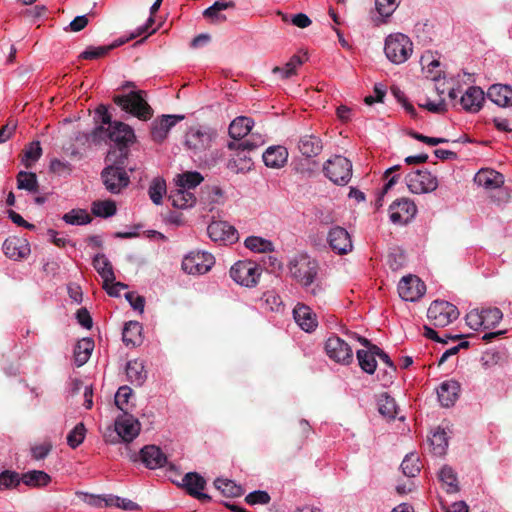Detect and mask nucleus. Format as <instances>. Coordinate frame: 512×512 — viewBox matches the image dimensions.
Masks as SVG:
<instances>
[{"label":"nucleus","instance_id":"1","mask_svg":"<svg viewBox=\"0 0 512 512\" xmlns=\"http://www.w3.org/2000/svg\"><path fill=\"white\" fill-rule=\"evenodd\" d=\"M287 267L290 276L299 283L306 292L313 296H318L324 291V285L318 280V262L307 253H298L292 256Z\"/></svg>","mask_w":512,"mask_h":512},{"label":"nucleus","instance_id":"2","mask_svg":"<svg viewBox=\"0 0 512 512\" xmlns=\"http://www.w3.org/2000/svg\"><path fill=\"white\" fill-rule=\"evenodd\" d=\"M117 151H109L106 161L111 165L107 166L101 173V177L106 189L111 193H119L129 184V176L123 168L127 158V152L123 149Z\"/></svg>","mask_w":512,"mask_h":512},{"label":"nucleus","instance_id":"3","mask_svg":"<svg viewBox=\"0 0 512 512\" xmlns=\"http://www.w3.org/2000/svg\"><path fill=\"white\" fill-rule=\"evenodd\" d=\"M107 139L121 146L119 150L123 149L127 152L126 147L135 140L134 130L128 124L114 121L107 128L97 126L87 135V140L95 144H99Z\"/></svg>","mask_w":512,"mask_h":512},{"label":"nucleus","instance_id":"4","mask_svg":"<svg viewBox=\"0 0 512 512\" xmlns=\"http://www.w3.org/2000/svg\"><path fill=\"white\" fill-rule=\"evenodd\" d=\"M113 101L121 107L122 110L140 120L146 121L152 117L153 110L145 99V93L141 90L131 91L124 95H116Z\"/></svg>","mask_w":512,"mask_h":512},{"label":"nucleus","instance_id":"5","mask_svg":"<svg viewBox=\"0 0 512 512\" xmlns=\"http://www.w3.org/2000/svg\"><path fill=\"white\" fill-rule=\"evenodd\" d=\"M384 52L390 62L394 64H402L411 56L413 52V43L405 34H390L386 37Z\"/></svg>","mask_w":512,"mask_h":512},{"label":"nucleus","instance_id":"6","mask_svg":"<svg viewBox=\"0 0 512 512\" xmlns=\"http://www.w3.org/2000/svg\"><path fill=\"white\" fill-rule=\"evenodd\" d=\"M216 137L215 131L205 126L190 127L185 134V147L194 156H200L209 150Z\"/></svg>","mask_w":512,"mask_h":512},{"label":"nucleus","instance_id":"7","mask_svg":"<svg viewBox=\"0 0 512 512\" xmlns=\"http://www.w3.org/2000/svg\"><path fill=\"white\" fill-rule=\"evenodd\" d=\"M229 273L230 277L238 285L253 288L260 280L262 268L254 261L241 260L232 265Z\"/></svg>","mask_w":512,"mask_h":512},{"label":"nucleus","instance_id":"8","mask_svg":"<svg viewBox=\"0 0 512 512\" xmlns=\"http://www.w3.org/2000/svg\"><path fill=\"white\" fill-rule=\"evenodd\" d=\"M323 171L331 182L344 186L352 177V163L346 157L336 155L325 162Z\"/></svg>","mask_w":512,"mask_h":512},{"label":"nucleus","instance_id":"9","mask_svg":"<svg viewBox=\"0 0 512 512\" xmlns=\"http://www.w3.org/2000/svg\"><path fill=\"white\" fill-rule=\"evenodd\" d=\"M427 317L435 327H446L459 317V311L450 302L435 300L428 308Z\"/></svg>","mask_w":512,"mask_h":512},{"label":"nucleus","instance_id":"10","mask_svg":"<svg viewBox=\"0 0 512 512\" xmlns=\"http://www.w3.org/2000/svg\"><path fill=\"white\" fill-rule=\"evenodd\" d=\"M215 264V258L205 251H192L182 261V269L190 275H203L211 270Z\"/></svg>","mask_w":512,"mask_h":512},{"label":"nucleus","instance_id":"11","mask_svg":"<svg viewBox=\"0 0 512 512\" xmlns=\"http://www.w3.org/2000/svg\"><path fill=\"white\" fill-rule=\"evenodd\" d=\"M406 184L413 194L430 193L437 189L438 180L427 170H415L407 174Z\"/></svg>","mask_w":512,"mask_h":512},{"label":"nucleus","instance_id":"12","mask_svg":"<svg viewBox=\"0 0 512 512\" xmlns=\"http://www.w3.org/2000/svg\"><path fill=\"white\" fill-rule=\"evenodd\" d=\"M327 356L334 362L349 365L353 361L351 346L337 335H331L325 342Z\"/></svg>","mask_w":512,"mask_h":512},{"label":"nucleus","instance_id":"13","mask_svg":"<svg viewBox=\"0 0 512 512\" xmlns=\"http://www.w3.org/2000/svg\"><path fill=\"white\" fill-rule=\"evenodd\" d=\"M444 82H435V90L437 94L441 97L446 91L448 92V96L452 101H456L459 94L462 93V85H467L470 82H473V79L470 74L458 73L457 75L450 76L447 78L445 75L443 76Z\"/></svg>","mask_w":512,"mask_h":512},{"label":"nucleus","instance_id":"14","mask_svg":"<svg viewBox=\"0 0 512 512\" xmlns=\"http://www.w3.org/2000/svg\"><path fill=\"white\" fill-rule=\"evenodd\" d=\"M209 238L216 243L229 245L239 239L238 231L226 221H212L207 227Z\"/></svg>","mask_w":512,"mask_h":512},{"label":"nucleus","instance_id":"15","mask_svg":"<svg viewBox=\"0 0 512 512\" xmlns=\"http://www.w3.org/2000/svg\"><path fill=\"white\" fill-rule=\"evenodd\" d=\"M326 240L330 249L338 255H345L353 249L351 236L344 227L337 225L331 227Z\"/></svg>","mask_w":512,"mask_h":512},{"label":"nucleus","instance_id":"16","mask_svg":"<svg viewBox=\"0 0 512 512\" xmlns=\"http://www.w3.org/2000/svg\"><path fill=\"white\" fill-rule=\"evenodd\" d=\"M425 291L424 282L415 275L404 276L398 284L399 296L405 301H417L425 294Z\"/></svg>","mask_w":512,"mask_h":512},{"label":"nucleus","instance_id":"17","mask_svg":"<svg viewBox=\"0 0 512 512\" xmlns=\"http://www.w3.org/2000/svg\"><path fill=\"white\" fill-rule=\"evenodd\" d=\"M417 213L415 203L408 198H401L394 201L389 207V217L394 224H406Z\"/></svg>","mask_w":512,"mask_h":512},{"label":"nucleus","instance_id":"18","mask_svg":"<svg viewBox=\"0 0 512 512\" xmlns=\"http://www.w3.org/2000/svg\"><path fill=\"white\" fill-rule=\"evenodd\" d=\"M139 421L129 413L119 415L115 420V431L123 442L133 441L140 432Z\"/></svg>","mask_w":512,"mask_h":512},{"label":"nucleus","instance_id":"19","mask_svg":"<svg viewBox=\"0 0 512 512\" xmlns=\"http://www.w3.org/2000/svg\"><path fill=\"white\" fill-rule=\"evenodd\" d=\"M184 115L167 114L157 117L151 123V137L153 141L163 142L170 130L180 121L184 119Z\"/></svg>","mask_w":512,"mask_h":512},{"label":"nucleus","instance_id":"20","mask_svg":"<svg viewBox=\"0 0 512 512\" xmlns=\"http://www.w3.org/2000/svg\"><path fill=\"white\" fill-rule=\"evenodd\" d=\"M4 254L12 260H22L28 257L31 252L29 242L17 236L8 237L2 246Z\"/></svg>","mask_w":512,"mask_h":512},{"label":"nucleus","instance_id":"21","mask_svg":"<svg viewBox=\"0 0 512 512\" xmlns=\"http://www.w3.org/2000/svg\"><path fill=\"white\" fill-rule=\"evenodd\" d=\"M484 100L483 90L476 86H470L454 105L459 104L463 110L476 113L482 108Z\"/></svg>","mask_w":512,"mask_h":512},{"label":"nucleus","instance_id":"22","mask_svg":"<svg viewBox=\"0 0 512 512\" xmlns=\"http://www.w3.org/2000/svg\"><path fill=\"white\" fill-rule=\"evenodd\" d=\"M293 317L299 327L305 332H312L318 326L316 314L305 304H297L293 309Z\"/></svg>","mask_w":512,"mask_h":512},{"label":"nucleus","instance_id":"23","mask_svg":"<svg viewBox=\"0 0 512 512\" xmlns=\"http://www.w3.org/2000/svg\"><path fill=\"white\" fill-rule=\"evenodd\" d=\"M460 385L455 380L443 381L437 388L438 400L443 407H451L458 399Z\"/></svg>","mask_w":512,"mask_h":512},{"label":"nucleus","instance_id":"24","mask_svg":"<svg viewBox=\"0 0 512 512\" xmlns=\"http://www.w3.org/2000/svg\"><path fill=\"white\" fill-rule=\"evenodd\" d=\"M141 459L149 469L161 468L167 463L166 455L155 445L145 446L141 450Z\"/></svg>","mask_w":512,"mask_h":512},{"label":"nucleus","instance_id":"25","mask_svg":"<svg viewBox=\"0 0 512 512\" xmlns=\"http://www.w3.org/2000/svg\"><path fill=\"white\" fill-rule=\"evenodd\" d=\"M263 161L267 167L281 168L288 159V151L284 146H271L263 153Z\"/></svg>","mask_w":512,"mask_h":512},{"label":"nucleus","instance_id":"26","mask_svg":"<svg viewBox=\"0 0 512 512\" xmlns=\"http://www.w3.org/2000/svg\"><path fill=\"white\" fill-rule=\"evenodd\" d=\"M172 206L178 209L191 208L196 203V197L192 191L184 190L176 187L172 190L168 197Z\"/></svg>","mask_w":512,"mask_h":512},{"label":"nucleus","instance_id":"27","mask_svg":"<svg viewBox=\"0 0 512 512\" xmlns=\"http://www.w3.org/2000/svg\"><path fill=\"white\" fill-rule=\"evenodd\" d=\"M422 66V73L425 78L434 82H438L442 77V70L440 69V62L434 58L431 53L422 55L420 60Z\"/></svg>","mask_w":512,"mask_h":512},{"label":"nucleus","instance_id":"28","mask_svg":"<svg viewBox=\"0 0 512 512\" xmlns=\"http://www.w3.org/2000/svg\"><path fill=\"white\" fill-rule=\"evenodd\" d=\"M183 485L186 487L189 494L197 497L198 499L209 498L202 492L205 488L206 481L198 473H187L183 478Z\"/></svg>","mask_w":512,"mask_h":512},{"label":"nucleus","instance_id":"29","mask_svg":"<svg viewBox=\"0 0 512 512\" xmlns=\"http://www.w3.org/2000/svg\"><path fill=\"white\" fill-rule=\"evenodd\" d=\"M475 183L487 189L500 187L504 180L502 174L491 169L480 170L474 178Z\"/></svg>","mask_w":512,"mask_h":512},{"label":"nucleus","instance_id":"30","mask_svg":"<svg viewBox=\"0 0 512 512\" xmlns=\"http://www.w3.org/2000/svg\"><path fill=\"white\" fill-rule=\"evenodd\" d=\"M488 97L500 107L512 105V88L508 85H492Z\"/></svg>","mask_w":512,"mask_h":512},{"label":"nucleus","instance_id":"31","mask_svg":"<svg viewBox=\"0 0 512 512\" xmlns=\"http://www.w3.org/2000/svg\"><path fill=\"white\" fill-rule=\"evenodd\" d=\"M126 374L132 384L141 386L147 378L144 361L140 359L130 360L126 365Z\"/></svg>","mask_w":512,"mask_h":512},{"label":"nucleus","instance_id":"32","mask_svg":"<svg viewBox=\"0 0 512 512\" xmlns=\"http://www.w3.org/2000/svg\"><path fill=\"white\" fill-rule=\"evenodd\" d=\"M322 141L315 135H305L298 143L300 153L305 157L317 156L322 151Z\"/></svg>","mask_w":512,"mask_h":512},{"label":"nucleus","instance_id":"33","mask_svg":"<svg viewBox=\"0 0 512 512\" xmlns=\"http://www.w3.org/2000/svg\"><path fill=\"white\" fill-rule=\"evenodd\" d=\"M253 125V119L246 116H239L231 122L229 135L233 139H241L249 134Z\"/></svg>","mask_w":512,"mask_h":512},{"label":"nucleus","instance_id":"34","mask_svg":"<svg viewBox=\"0 0 512 512\" xmlns=\"http://www.w3.org/2000/svg\"><path fill=\"white\" fill-rule=\"evenodd\" d=\"M203 180V176L197 171H188L177 174L174 178L176 187L188 191L196 188Z\"/></svg>","mask_w":512,"mask_h":512},{"label":"nucleus","instance_id":"35","mask_svg":"<svg viewBox=\"0 0 512 512\" xmlns=\"http://www.w3.org/2000/svg\"><path fill=\"white\" fill-rule=\"evenodd\" d=\"M93 349L94 341L91 338H83L77 342L74 349V358L78 367L84 365L89 360Z\"/></svg>","mask_w":512,"mask_h":512},{"label":"nucleus","instance_id":"36","mask_svg":"<svg viewBox=\"0 0 512 512\" xmlns=\"http://www.w3.org/2000/svg\"><path fill=\"white\" fill-rule=\"evenodd\" d=\"M142 326L137 321H130L125 324L122 340L127 346H136L141 342Z\"/></svg>","mask_w":512,"mask_h":512},{"label":"nucleus","instance_id":"37","mask_svg":"<svg viewBox=\"0 0 512 512\" xmlns=\"http://www.w3.org/2000/svg\"><path fill=\"white\" fill-rule=\"evenodd\" d=\"M431 451L434 455L442 456L448 447V438L445 430L436 429L428 438Z\"/></svg>","mask_w":512,"mask_h":512},{"label":"nucleus","instance_id":"38","mask_svg":"<svg viewBox=\"0 0 512 512\" xmlns=\"http://www.w3.org/2000/svg\"><path fill=\"white\" fill-rule=\"evenodd\" d=\"M244 246L254 253H270L275 249L272 241L259 236L247 237Z\"/></svg>","mask_w":512,"mask_h":512},{"label":"nucleus","instance_id":"39","mask_svg":"<svg viewBox=\"0 0 512 512\" xmlns=\"http://www.w3.org/2000/svg\"><path fill=\"white\" fill-rule=\"evenodd\" d=\"M235 6L232 1H216L213 5L204 10L203 16L205 18L210 19L212 22H223L226 20V17L220 14L221 11L226 10L228 8H233Z\"/></svg>","mask_w":512,"mask_h":512},{"label":"nucleus","instance_id":"40","mask_svg":"<svg viewBox=\"0 0 512 512\" xmlns=\"http://www.w3.org/2000/svg\"><path fill=\"white\" fill-rule=\"evenodd\" d=\"M93 266L103 281H114L115 275L110 261L104 254H97L93 258Z\"/></svg>","mask_w":512,"mask_h":512},{"label":"nucleus","instance_id":"41","mask_svg":"<svg viewBox=\"0 0 512 512\" xmlns=\"http://www.w3.org/2000/svg\"><path fill=\"white\" fill-rule=\"evenodd\" d=\"M214 486L226 497H239L245 492L242 486L229 479L217 478Z\"/></svg>","mask_w":512,"mask_h":512},{"label":"nucleus","instance_id":"42","mask_svg":"<svg viewBox=\"0 0 512 512\" xmlns=\"http://www.w3.org/2000/svg\"><path fill=\"white\" fill-rule=\"evenodd\" d=\"M51 481V477L44 471L32 470L22 475V482L27 486L44 487Z\"/></svg>","mask_w":512,"mask_h":512},{"label":"nucleus","instance_id":"43","mask_svg":"<svg viewBox=\"0 0 512 512\" xmlns=\"http://www.w3.org/2000/svg\"><path fill=\"white\" fill-rule=\"evenodd\" d=\"M167 192L166 182L163 178H154L148 188V195L155 205L162 204L163 196Z\"/></svg>","mask_w":512,"mask_h":512},{"label":"nucleus","instance_id":"44","mask_svg":"<svg viewBox=\"0 0 512 512\" xmlns=\"http://www.w3.org/2000/svg\"><path fill=\"white\" fill-rule=\"evenodd\" d=\"M438 478L447 488V492L458 491V480L455 471L450 466H443L438 472Z\"/></svg>","mask_w":512,"mask_h":512},{"label":"nucleus","instance_id":"45","mask_svg":"<svg viewBox=\"0 0 512 512\" xmlns=\"http://www.w3.org/2000/svg\"><path fill=\"white\" fill-rule=\"evenodd\" d=\"M42 155V148L39 141L29 143L23 153L22 163L26 168L32 167Z\"/></svg>","mask_w":512,"mask_h":512},{"label":"nucleus","instance_id":"46","mask_svg":"<svg viewBox=\"0 0 512 512\" xmlns=\"http://www.w3.org/2000/svg\"><path fill=\"white\" fill-rule=\"evenodd\" d=\"M483 330L494 328L501 321L503 314L497 307L481 308Z\"/></svg>","mask_w":512,"mask_h":512},{"label":"nucleus","instance_id":"47","mask_svg":"<svg viewBox=\"0 0 512 512\" xmlns=\"http://www.w3.org/2000/svg\"><path fill=\"white\" fill-rule=\"evenodd\" d=\"M17 187L29 192L38 191L37 176L33 172L20 171L17 175Z\"/></svg>","mask_w":512,"mask_h":512},{"label":"nucleus","instance_id":"48","mask_svg":"<svg viewBox=\"0 0 512 512\" xmlns=\"http://www.w3.org/2000/svg\"><path fill=\"white\" fill-rule=\"evenodd\" d=\"M400 467L405 476L416 477L421 470L418 455L415 453L406 455Z\"/></svg>","mask_w":512,"mask_h":512},{"label":"nucleus","instance_id":"49","mask_svg":"<svg viewBox=\"0 0 512 512\" xmlns=\"http://www.w3.org/2000/svg\"><path fill=\"white\" fill-rule=\"evenodd\" d=\"M92 213L97 217L108 218L116 213V204L112 200L96 201L92 204Z\"/></svg>","mask_w":512,"mask_h":512},{"label":"nucleus","instance_id":"50","mask_svg":"<svg viewBox=\"0 0 512 512\" xmlns=\"http://www.w3.org/2000/svg\"><path fill=\"white\" fill-rule=\"evenodd\" d=\"M303 61L300 56L294 55L286 63L284 67H275L273 73L279 74L281 78L287 79L296 73L298 67L302 65Z\"/></svg>","mask_w":512,"mask_h":512},{"label":"nucleus","instance_id":"51","mask_svg":"<svg viewBox=\"0 0 512 512\" xmlns=\"http://www.w3.org/2000/svg\"><path fill=\"white\" fill-rule=\"evenodd\" d=\"M378 410L380 414L390 419L396 417L397 414V406L394 398L387 394L381 395L378 402Z\"/></svg>","mask_w":512,"mask_h":512},{"label":"nucleus","instance_id":"52","mask_svg":"<svg viewBox=\"0 0 512 512\" xmlns=\"http://www.w3.org/2000/svg\"><path fill=\"white\" fill-rule=\"evenodd\" d=\"M356 356L359 366L364 372L368 374H373L375 372L377 361L373 357L372 353L367 352L366 350H358L356 352Z\"/></svg>","mask_w":512,"mask_h":512},{"label":"nucleus","instance_id":"53","mask_svg":"<svg viewBox=\"0 0 512 512\" xmlns=\"http://www.w3.org/2000/svg\"><path fill=\"white\" fill-rule=\"evenodd\" d=\"M85 436V425L83 423H78L67 435L68 446L72 449H76L83 443Z\"/></svg>","mask_w":512,"mask_h":512},{"label":"nucleus","instance_id":"54","mask_svg":"<svg viewBox=\"0 0 512 512\" xmlns=\"http://www.w3.org/2000/svg\"><path fill=\"white\" fill-rule=\"evenodd\" d=\"M63 220L71 225H85L90 223L91 217L85 210L73 209L63 215Z\"/></svg>","mask_w":512,"mask_h":512},{"label":"nucleus","instance_id":"55","mask_svg":"<svg viewBox=\"0 0 512 512\" xmlns=\"http://www.w3.org/2000/svg\"><path fill=\"white\" fill-rule=\"evenodd\" d=\"M131 396L132 389L128 386H121L115 394V405L124 413H128Z\"/></svg>","mask_w":512,"mask_h":512},{"label":"nucleus","instance_id":"56","mask_svg":"<svg viewBox=\"0 0 512 512\" xmlns=\"http://www.w3.org/2000/svg\"><path fill=\"white\" fill-rule=\"evenodd\" d=\"M401 0H375L376 10L383 18L390 17L399 6Z\"/></svg>","mask_w":512,"mask_h":512},{"label":"nucleus","instance_id":"57","mask_svg":"<svg viewBox=\"0 0 512 512\" xmlns=\"http://www.w3.org/2000/svg\"><path fill=\"white\" fill-rule=\"evenodd\" d=\"M22 481L19 474L15 471L6 470L0 473V489H10L19 485Z\"/></svg>","mask_w":512,"mask_h":512},{"label":"nucleus","instance_id":"58","mask_svg":"<svg viewBox=\"0 0 512 512\" xmlns=\"http://www.w3.org/2000/svg\"><path fill=\"white\" fill-rule=\"evenodd\" d=\"M106 506H115L126 511H133L139 507L138 504L132 500L119 496H109L106 500Z\"/></svg>","mask_w":512,"mask_h":512},{"label":"nucleus","instance_id":"59","mask_svg":"<svg viewBox=\"0 0 512 512\" xmlns=\"http://www.w3.org/2000/svg\"><path fill=\"white\" fill-rule=\"evenodd\" d=\"M466 323L467 325L475 330V331H478V330H481L483 329V318H482V315H481V309H472L471 311H469L467 314H466Z\"/></svg>","mask_w":512,"mask_h":512},{"label":"nucleus","instance_id":"60","mask_svg":"<svg viewBox=\"0 0 512 512\" xmlns=\"http://www.w3.org/2000/svg\"><path fill=\"white\" fill-rule=\"evenodd\" d=\"M270 500V495L262 490L250 492L245 498V501L250 505L268 504Z\"/></svg>","mask_w":512,"mask_h":512},{"label":"nucleus","instance_id":"61","mask_svg":"<svg viewBox=\"0 0 512 512\" xmlns=\"http://www.w3.org/2000/svg\"><path fill=\"white\" fill-rule=\"evenodd\" d=\"M264 143H265V139L262 135L252 134L249 139H246L239 144V148H241L242 150L250 151V150H253V149H256V148L262 146Z\"/></svg>","mask_w":512,"mask_h":512},{"label":"nucleus","instance_id":"62","mask_svg":"<svg viewBox=\"0 0 512 512\" xmlns=\"http://www.w3.org/2000/svg\"><path fill=\"white\" fill-rule=\"evenodd\" d=\"M125 298L134 310L139 313L144 312L145 299L142 296L137 295L134 292H128L125 294Z\"/></svg>","mask_w":512,"mask_h":512},{"label":"nucleus","instance_id":"63","mask_svg":"<svg viewBox=\"0 0 512 512\" xmlns=\"http://www.w3.org/2000/svg\"><path fill=\"white\" fill-rule=\"evenodd\" d=\"M263 299H264L266 305L272 311H278L279 307L282 305L281 297L274 291H268V292L264 293Z\"/></svg>","mask_w":512,"mask_h":512},{"label":"nucleus","instance_id":"64","mask_svg":"<svg viewBox=\"0 0 512 512\" xmlns=\"http://www.w3.org/2000/svg\"><path fill=\"white\" fill-rule=\"evenodd\" d=\"M50 170L53 173H56V174H59V175L64 174V173L69 174L72 171V166L67 161H62V160H59V159H53L50 162Z\"/></svg>","mask_w":512,"mask_h":512}]
</instances>
